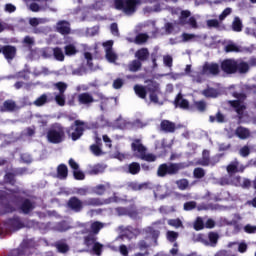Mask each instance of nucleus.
<instances>
[{
  "label": "nucleus",
  "mask_w": 256,
  "mask_h": 256,
  "mask_svg": "<svg viewBox=\"0 0 256 256\" xmlns=\"http://www.w3.org/2000/svg\"><path fill=\"white\" fill-rule=\"evenodd\" d=\"M175 103L177 107H180L181 109H189V101H187L186 99H183L181 94L177 96Z\"/></svg>",
  "instance_id": "412c9836"
},
{
  "label": "nucleus",
  "mask_w": 256,
  "mask_h": 256,
  "mask_svg": "<svg viewBox=\"0 0 256 256\" xmlns=\"http://www.w3.org/2000/svg\"><path fill=\"white\" fill-rule=\"evenodd\" d=\"M179 169H183V165L181 164H162L158 168V175L159 177H165V175H174V173H177Z\"/></svg>",
  "instance_id": "20e7f679"
},
{
  "label": "nucleus",
  "mask_w": 256,
  "mask_h": 256,
  "mask_svg": "<svg viewBox=\"0 0 256 256\" xmlns=\"http://www.w3.org/2000/svg\"><path fill=\"white\" fill-rule=\"evenodd\" d=\"M141 3L140 0H115L114 7L118 10H123L126 15H133L135 6Z\"/></svg>",
  "instance_id": "7ed1b4c3"
},
{
  "label": "nucleus",
  "mask_w": 256,
  "mask_h": 256,
  "mask_svg": "<svg viewBox=\"0 0 256 256\" xmlns=\"http://www.w3.org/2000/svg\"><path fill=\"white\" fill-rule=\"evenodd\" d=\"M207 25L209 27H217L219 25V20H215V19L207 20Z\"/></svg>",
  "instance_id": "338daca9"
},
{
  "label": "nucleus",
  "mask_w": 256,
  "mask_h": 256,
  "mask_svg": "<svg viewBox=\"0 0 256 256\" xmlns=\"http://www.w3.org/2000/svg\"><path fill=\"white\" fill-rule=\"evenodd\" d=\"M87 13H89V11L87 10V8H83V9L79 10V11L77 12L78 18H79L81 21H89V17L85 16V15H87Z\"/></svg>",
  "instance_id": "473e14b6"
},
{
  "label": "nucleus",
  "mask_w": 256,
  "mask_h": 256,
  "mask_svg": "<svg viewBox=\"0 0 256 256\" xmlns=\"http://www.w3.org/2000/svg\"><path fill=\"white\" fill-rule=\"evenodd\" d=\"M192 209H195V202H187L184 204L185 211H191Z\"/></svg>",
  "instance_id": "680f3d73"
},
{
  "label": "nucleus",
  "mask_w": 256,
  "mask_h": 256,
  "mask_svg": "<svg viewBox=\"0 0 256 256\" xmlns=\"http://www.w3.org/2000/svg\"><path fill=\"white\" fill-rule=\"evenodd\" d=\"M24 45L31 47V45L35 44V40L32 37L26 36L23 40Z\"/></svg>",
  "instance_id": "603ef678"
},
{
  "label": "nucleus",
  "mask_w": 256,
  "mask_h": 256,
  "mask_svg": "<svg viewBox=\"0 0 256 256\" xmlns=\"http://www.w3.org/2000/svg\"><path fill=\"white\" fill-rule=\"evenodd\" d=\"M244 231L246 233H256V226L246 225Z\"/></svg>",
  "instance_id": "e2e57ef3"
},
{
  "label": "nucleus",
  "mask_w": 256,
  "mask_h": 256,
  "mask_svg": "<svg viewBox=\"0 0 256 256\" xmlns=\"http://www.w3.org/2000/svg\"><path fill=\"white\" fill-rule=\"evenodd\" d=\"M140 159H142L143 161H148V163H153V161H156L157 156H155L151 153L147 154L146 152H144V154H142Z\"/></svg>",
  "instance_id": "2f4dec72"
},
{
  "label": "nucleus",
  "mask_w": 256,
  "mask_h": 256,
  "mask_svg": "<svg viewBox=\"0 0 256 256\" xmlns=\"http://www.w3.org/2000/svg\"><path fill=\"white\" fill-rule=\"evenodd\" d=\"M176 184H177V187L181 189V191H185V189L189 187V181H187V179L178 180Z\"/></svg>",
  "instance_id": "f704fd0d"
},
{
  "label": "nucleus",
  "mask_w": 256,
  "mask_h": 256,
  "mask_svg": "<svg viewBox=\"0 0 256 256\" xmlns=\"http://www.w3.org/2000/svg\"><path fill=\"white\" fill-rule=\"evenodd\" d=\"M16 109H17V105H15V102L8 100L4 102V105L1 111H15Z\"/></svg>",
  "instance_id": "bb28decb"
},
{
  "label": "nucleus",
  "mask_w": 256,
  "mask_h": 256,
  "mask_svg": "<svg viewBox=\"0 0 256 256\" xmlns=\"http://www.w3.org/2000/svg\"><path fill=\"white\" fill-rule=\"evenodd\" d=\"M103 227H105V225L101 222H94L91 225V230L93 231V233H99L100 229H103Z\"/></svg>",
  "instance_id": "a19ab883"
},
{
  "label": "nucleus",
  "mask_w": 256,
  "mask_h": 256,
  "mask_svg": "<svg viewBox=\"0 0 256 256\" xmlns=\"http://www.w3.org/2000/svg\"><path fill=\"white\" fill-rule=\"evenodd\" d=\"M103 47L105 49L107 61H109V63H115V61H117V54L113 51V40L104 42Z\"/></svg>",
  "instance_id": "1a4fd4ad"
},
{
  "label": "nucleus",
  "mask_w": 256,
  "mask_h": 256,
  "mask_svg": "<svg viewBox=\"0 0 256 256\" xmlns=\"http://www.w3.org/2000/svg\"><path fill=\"white\" fill-rule=\"evenodd\" d=\"M161 129L166 133H173V131H175V124L169 120H163L161 122Z\"/></svg>",
  "instance_id": "a211bd4d"
},
{
  "label": "nucleus",
  "mask_w": 256,
  "mask_h": 256,
  "mask_svg": "<svg viewBox=\"0 0 256 256\" xmlns=\"http://www.w3.org/2000/svg\"><path fill=\"white\" fill-rule=\"evenodd\" d=\"M55 87L59 90V94L65 95V91H67V84L64 82H58L55 84Z\"/></svg>",
  "instance_id": "58836bf2"
},
{
  "label": "nucleus",
  "mask_w": 256,
  "mask_h": 256,
  "mask_svg": "<svg viewBox=\"0 0 256 256\" xmlns=\"http://www.w3.org/2000/svg\"><path fill=\"white\" fill-rule=\"evenodd\" d=\"M2 53L6 59H13L17 53V49H15L13 46H6L2 49Z\"/></svg>",
  "instance_id": "f3484780"
},
{
  "label": "nucleus",
  "mask_w": 256,
  "mask_h": 256,
  "mask_svg": "<svg viewBox=\"0 0 256 256\" xmlns=\"http://www.w3.org/2000/svg\"><path fill=\"white\" fill-rule=\"evenodd\" d=\"M238 251L239 253H245V251H247V245L245 244V242H241L238 244Z\"/></svg>",
  "instance_id": "69168bd1"
},
{
  "label": "nucleus",
  "mask_w": 256,
  "mask_h": 256,
  "mask_svg": "<svg viewBox=\"0 0 256 256\" xmlns=\"http://www.w3.org/2000/svg\"><path fill=\"white\" fill-rule=\"evenodd\" d=\"M64 49H65V54L68 57H71L72 55H76L77 53V48L73 44L66 45Z\"/></svg>",
  "instance_id": "c85d7f7f"
},
{
  "label": "nucleus",
  "mask_w": 256,
  "mask_h": 256,
  "mask_svg": "<svg viewBox=\"0 0 256 256\" xmlns=\"http://www.w3.org/2000/svg\"><path fill=\"white\" fill-rule=\"evenodd\" d=\"M219 64L217 63H205L202 69L199 71V75H212L215 76L220 73Z\"/></svg>",
  "instance_id": "423d86ee"
},
{
  "label": "nucleus",
  "mask_w": 256,
  "mask_h": 256,
  "mask_svg": "<svg viewBox=\"0 0 256 256\" xmlns=\"http://www.w3.org/2000/svg\"><path fill=\"white\" fill-rule=\"evenodd\" d=\"M147 39H148V36L146 34H140L136 37V43H145Z\"/></svg>",
  "instance_id": "13d9d810"
},
{
  "label": "nucleus",
  "mask_w": 256,
  "mask_h": 256,
  "mask_svg": "<svg viewBox=\"0 0 256 256\" xmlns=\"http://www.w3.org/2000/svg\"><path fill=\"white\" fill-rule=\"evenodd\" d=\"M203 95H205V97H217L219 93H217V90L213 88H208L203 91Z\"/></svg>",
  "instance_id": "e433bc0d"
},
{
  "label": "nucleus",
  "mask_w": 256,
  "mask_h": 256,
  "mask_svg": "<svg viewBox=\"0 0 256 256\" xmlns=\"http://www.w3.org/2000/svg\"><path fill=\"white\" fill-rule=\"evenodd\" d=\"M181 25H189L192 29H197V20L195 17H191V12L184 10L180 16Z\"/></svg>",
  "instance_id": "0eeeda50"
},
{
  "label": "nucleus",
  "mask_w": 256,
  "mask_h": 256,
  "mask_svg": "<svg viewBox=\"0 0 256 256\" xmlns=\"http://www.w3.org/2000/svg\"><path fill=\"white\" fill-rule=\"evenodd\" d=\"M53 53H54V57L57 61L65 60V54H63V50H61V48H54Z\"/></svg>",
  "instance_id": "c756f323"
},
{
  "label": "nucleus",
  "mask_w": 256,
  "mask_h": 256,
  "mask_svg": "<svg viewBox=\"0 0 256 256\" xmlns=\"http://www.w3.org/2000/svg\"><path fill=\"white\" fill-rule=\"evenodd\" d=\"M185 73H186V75H190L191 77H194V79H195V77H197V75H199V73H197V72L191 73V65L186 66Z\"/></svg>",
  "instance_id": "052dcab7"
},
{
  "label": "nucleus",
  "mask_w": 256,
  "mask_h": 256,
  "mask_svg": "<svg viewBox=\"0 0 256 256\" xmlns=\"http://www.w3.org/2000/svg\"><path fill=\"white\" fill-rule=\"evenodd\" d=\"M48 141L50 143H61L63 141V130L59 127H54L48 132Z\"/></svg>",
  "instance_id": "6e6552de"
},
{
  "label": "nucleus",
  "mask_w": 256,
  "mask_h": 256,
  "mask_svg": "<svg viewBox=\"0 0 256 256\" xmlns=\"http://www.w3.org/2000/svg\"><path fill=\"white\" fill-rule=\"evenodd\" d=\"M79 103L82 105H88V103H93V96L87 93L80 94L78 96Z\"/></svg>",
  "instance_id": "aec40b11"
},
{
  "label": "nucleus",
  "mask_w": 256,
  "mask_h": 256,
  "mask_svg": "<svg viewBox=\"0 0 256 256\" xmlns=\"http://www.w3.org/2000/svg\"><path fill=\"white\" fill-rule=\"evenodd\" d=\"M221 69L224 73H227V75H232V73L237 72V61L233 59L224 60L221 63Z\"/></svg>",
  "instance_id": "9b49d317"
},
{
  "label": "nucleus",
  "mask_w": 256,
  "mask_h": 256,
  "mask_svg": "<svg viewBox=\"0 0 256 256\" xmlns=\"http://www.w3.org/2000/svg\"><path fill=\"white\" fill-rule=\"evenodd\" d=\"M245 171V166L239 164V162L234 161L227 167V172L230 174L228 178L222 180V185H235V187H250L251 181L247 178H241L239 176H233V173H243Z\"/></svg>",
  "instance_id": "f257e3e1"
},
{
  "label": "nucleus",
  "mask_w": 256,
  "mask_h": 256,
  "mask_svg": "<svg viewBox=\"0 0 256 256\" xmlns=\"http://www.w3.org/2000/svg\"><path fill=\"white\" fill-rule=\"evenodd\" d=\"M164 65H166V67H172L173 65V58L169 55L164 56Z\"/></svg>",
  "instance_id": "6e6d98bb"
},
{
  "label": "nucleus",
  "mask_w": 256,
  "mask_h": 256,
  "mask_svg": "<svg viewBox=\"0 0 256 256\" xmlns=\"http://www.w3.org/2000/svg\"><path fill=\"white\" fill-rule=\"evenodd\" d=\"M69 165H70L71 169H73V174H74L75 179H77L78 181H83V179H85V174L79 170V164H77V162H75V160L70 159Z\"/></svg>",
  "instance_id": "2eb2a0df"
},
{
  "label": "nucleus",
  "mask_w": 256,
  "mask_h": 256,
  "mask_svg": "<svg viewBox=\"0 0 256 256\" xmlns=\"http://www.w3.org/2000/svg\"><path fill=\"white\" fill-rule=\"evenodd\" d=\"M85 244L87 247H91L95 253V255H101V250L103 249V245L95 242V236L90 235L85 238Z\"/></svg>",
  "instance_id": "4468645a"
},
{
  "label": "nucleus",
  "mask_w": 256,
  "mask_h": 256,
  "mask_svg": "<svg viewBox=\"0 0 256 256\" xmlns=\"http://www.w3.org/2000/svg\"><path fill=\"white\" fill-rule=\"evenodd\" d=\"M231 8H226L220 15H219V21H224L228 15H231Z\"/></svg>",
  "instance_id": "de8ad7c7"
},
{
  "label": "nucleus",
  "mask_w": 256,
  "mask_h": 256,
  "mask_svg": "<svg viewBox=\"0 0 256 256\" xmlns=\"http://www.w3.org/2000/svg\"><path fill=\"white\" fill-rule=\"evenodd\" d=\"M177 237H179V234H177L176 232L173 231H168L167 232V239L170 241H175V239H177Z\"/></svg>",
  "instance_id": "864d4df0"
},
{
  "label": "nucleus",
  "mask_w": 256,
  "mask_h": 256,
  "mask_svg": "<svg viewBox=\"0 0 256 256\" xmlns=\"http://www.w3.org/2000/svg\"><path fill=\"white\" fill-rule=\"evenodd\" d=\"M35 206L30 203L28 200L24 201V203L22 204V211L23 213H29V211H32V209L34 208Z\"/></svg>",
  "instance_id": "c9c22d12"
},
{
  "label": "nucleus",
  "mask_w": 256,
  "mask_h": 256,
  "mask_svg": "<svg viewBox=\"0 0 256 256\" xmlns=\"http://www.w3.org/2000/svg\"><path fill=\"white\" fill-rule=\"evenodd\" d=\"M245 33L246 35H251L252 37H256V28L255 29L246 28Z\"/></svg>",
  "instance_id": "774afa93"
},
{
  "label": "nucleus",
  "mask_w": 256,
  "mask_h": 256,
  "mask_svg": "<svg viewBox=\"0 0 256 256\" xmlns=\"http://www.w3.org/2000/svg\"><path fill=\"white\" fill-rule=\"evenodd\" d=\"M135 57H137V59L140 61H145V59L149 57V51L145 48H142L136 52Z\"/></svg>",
  "instance_id": "a878e982"
},
{
  "label": "nucleus",
  "mask_w": 256,
  "mask_h": 256,
  "mask_svg": "<svg viewBox=\"0 0 256 256\" xmlns=\"http://www.w3.org/2000/svg\"><path fill=\"white\" fill-rule=\"evenodd\" d=\"M57 249L60 253H67V251H69V246L65 243H59L57 244Z\"/></svg>",
  "instance_id": "49530a36"
},
{
  "label": "nucleus",
  "mask_w": 256,
  "mask_h": 256,
  "mask_svg": "<svg viewBox=\"0 0 256 256\" xmlns=\"http://www.w3.org/2000/svg\"><path fill=\"white\" fill-rule=\"evenodd\" d=\"M197 164L207 166V165H215V162L209 160V151L204 150L202 160L199 161Z\"/></svg>",
  "instance_id": "4be33fe9"
},
{
  "label": "nucleus",
  "mask_w": 256,
  "mask_h": 256,
  "mask_svg": "<svg viewBox=\"0 0 256 256\" xmlns=\"http://www.w3.org/2000/svg\"><path fill=\"white\" fill-rule=\"evenodd\" d=\"M232 29H233V31H236L237 33L241 32L243 30V22H241V19H239V17L234 18V21L232 23Z\"/></svg>",
  "instance_id": "393cba45"
},
{
  "label": "nucleus",
  "mask_w": 256,
  "mask_h": 256,
  "mask_svg": "<svg viewBox=\"0 0 256 256\" xmlns=\"http://www.w3.org/2000/svg\"><path fill=\"white\" fill-rule=\"evenodd\" d=\"M128 169H129V173H131V175H137V173H139V171H141V165H139V163H137V162H133L129 165Z\"/></svg>",
  "instance_id": "cd10ccee"
},
{
  "label": "nucleus",
  "mask_w": 256,
  "mask_h": 256,
  "mask_svg": "<svg viewBox=\"0 0 256 256\" xmlns=\"http://www.w3.org/2000/svg\"><path fill=\"white\" fill-rule=\"evenodd\" d=\"M56 29L61 35H67L71 31V27L67 21H59L56 25Z\"/></svg>",
  "instance_id": "dca6fc26"
},
{
  "label": "nucleus",
  "mask_w": 256,
  "mask_h": 256,
  "mask_svg": "<svg viewBox=\"0 0 256 256\" xmlns=\"http://www.w3.org/2000/svg\"><path fill=\"white\" fill-rule=\"evenodd\" d=\"M237 69L239 73H247L249 71V64L245 62H241L237 64Z\"/></svg>",
  "instance_id": "4c0bfd02"
},
{
  "label": "nucleus",
  "mask_w": 256,
  "mask_h": 256,
  "mask_svg": "<svg viewBox=\"0 0 256 256\" xmlns=\"http://www.w3.org/2000/svg\"><path fill=\"white\" fill-rule=\"evenodd\" d=\"M168 225H171V227H181L182 223L179 219L169 220Z\"/></svg>",
  "instance_id": "5fc2aeb1"
},
{
  "label": "nucleus",
  "mask_w": 256,
  "mask_h": 256,
  "mask_svg": "<svg viewBox=\"0 0 256 256\" xmlns=\"http://www.w3.org/2000/svg\"><path fill=\"white\" fill-rule=\"evenodd\" d=\"M68 173L69 171L65 165L61 164L58 166L57 175L59 179H67Z\"/></svg>",
  "instance_id": "5701e85b"
},
{
  "label": "nucleus",
  "mask_w": 256,
  "mask_h": 256,
  "mask_svg": "<svg viewBox=\"0 0 256 256\" xmlns=\"http://www.w3.org/2000/svg\"><path fill=\"white\" fill-rule=\"evenodd\" d=\"M226 53H233L239 51V47L237 45L230 43L225 46Z\"/></svg>",
  "instance_id": "79ce46f5"
},
{
  "label": "nucleus",
  "mask_w": 256,
  "mask_h": 256,
  "mask_svg": "<svg viewBox=\"0 0 256 256\" xmlns=\"http://www.w3.org/2000/svg\"><path fill=\"white\" fill-rule=\"evenodd\" d=\"M37 53L39 55H42V57H44L45 59H47V57H49V54H47V53H49V50H39V51H34L33 52L32 59H37L38 58Z\"/></svg>",
  "instance_id": "37998d69"
},
{
  "label": "nucleus",
  "mask_w": 256,
  "mask_h": 256,
  "mask_svg": "<svg viewBox=\"0 0 256 256\" xmlns=\"http://www.w3.org/2000/svg\"><path fill=\"white\" fill-rule=\"evenodd\" d=\"M141 69V61L134 60L129 64V71L136 72Z\"/></svg>",
  "instance_id": "7c9ffc66"
},
{
  "label": "nucleus",
  "mask_w": 256,
  "mask_h": 256,
  "mask_svg": "<svg viewBox=\"0 0 256 256\" xmlns=\"http://www.w3.org/2000/svg\"><path fill=\"white\" fill-rule=\"evenodd\" d=\"M97 127H105L107 125V120L105 118L101 117L96 122Z\"/></svg>",
  "instance_id": "0e129e2a"
},
{
  "label": "nucleus",
  "mask_w": 256,
  "mask_h": 256,
  "mask_svg": "<svg viewBox=\"0 0 256 256\" xmlns=\"http://www.w3.org/2000/svg\"><path fill=\"white\" fill-rule=\"evenodd\" d=\"M210 121L211 123L215 121H217V123H223V121H225V116H223L221 113H218L216 117L210 116Z\"/></svg>",
  "instance_id": "c03bdc74"
},
{
  "label": "nucleus",
  "mask_w": 256,
  "mask_h": 256,
  "mask_svg": "<svg viewBox=\"0 0 256 256\" xmlns=\"http://www.w3.org/2000/svg\"><path fill=\"white\" fill-rule=\"evenodd\" d=\"M131 148H132V151H133L135 157H138V159L143 157L144 153H147V148H145V146H143L140 139L134 140L131 144Z\"/></svg>",
  "instance_id": "f8f14e48"
},
{
  "label": "nucleus",
  "mask_w": 256,
  "mask_h": 256,
  "mask_svg": "<svg viewBox=\"0 0 256 256\" xmlns=\"http://www.w3.org/2000/svg\"><path fill=\"white\" fill-rule=\"evenodd\" d=\"M196 37L197 36H195V34L184 33V34H182V41H184V43H187L189 41H195Z\"/></svg>",
  "instance_id": "a18cd8bd"
},
{
  "label": "nucleus",
  "mask_w": 256,
  "mask_h": 256,
  "mask_svg": "<svg viewBox=\"0 0 256 256\" xmlns=\"http://www.w3.org/2000/svg\"><path fill=\"white\" fill-rule=\"evenodd\" d=\"M204 176H205V171L202 168H196L194 170V177L201 179V177H204Z\"/></svg>",
  "instance_id": "3c124183"
},
{
  "label": "nucleus",
  "mask_w": 256,
  "mask_h": 256,
  "mask_svg": "<svg viewBox=\"0 0 256 256\" xmlns=\"http://www.w3.org/2000/svg\"><path fill=\"white\" fill-rule=\"evenodd\" d=\"M43 21V19H39V18H30L29 23L32 27H37V25H39V23H41Z\"/></svg>",
  "instance_id": "bf43d9fd"
},
{
  "label": "nucleus",
  "mask_w": 256,
  "mask_h": 256,
  "mask_svg": "<svg viewBox=\"0 0 256 256\" xmlns=\"http://www.w3.org/2000/svg\"><path fill=\"white\" fill-rule=\"evenodd\" d=\"M218 239H219V235H217V233H210L209 234V240L212 243V245H215L217 243Z\"/></svg>",
  "instance_id": "4d7b16f0"
},
{
  "label": "nucleus",
  "mask_w": 256,
  "mask_h": 256,
  "mask_svg": "<svg viewBox=\"0 0 256 256\" xmlns=\"http://www.w3.org/2000/svg\"><path fill=\"white\" fill-rule=\"evenodd\" d=\"M236 97L238 100L230 101L229 103L234 107L238 115H242L243 110L245 109V104L243 103V101H245V95L236 94Z\"/></svg>",
  "instance_id": "ddd939ff"
},
{
  "label": "nucleus",
  "mask_w": 256,
  "mask_h": 256,
  "mask_svg": "<svg viewBox=\"0 0 256 256\" xmlns=\"http://www.w3.org/2000/svg\"><path fill=\"white\" fill-rule=\"evenodd\" d=\"M194 229H196V231H201V229H203V219L197 218L194 223Z\"/></svg>",
  "instance_id": "09e8293b"
},
{
  "label": "nucleus",
  "mask_w": 256,
  "mask_h": 256,
  "mask_svg": "<svg viewBox=\"0 0 256 256\" xmlns=\"http://www.w3.org/2000/svg\"><path fill=\"white\" fill-rule=\"evenodd\" d=\"M134 91L140 99H145V97H147V90L142 85H135Z\"/></svg>",
  "instance_id": "b1692460"
},
{
  "label": "nucleus",
  "mask_w": 256,
  "mask_h": 256,
  "mask_svg": "<svg viewBox=\"0 0 256 256\" xmlns=\"http://www.w3.org/2000/svg\"><path fill=\"white\" fill-rule=\"evenodd\" d=\"M87 129V125H85L81 121H76L75 125L71 127V129L68 131L69 135L72 138V141H77L81 135H83V131Z\"/></svg>",
  "instance_id": "39448f33"
},
{
  "label": "nucleus",
  "mask_w": 256,
  "mask_h": 256,
  "mask_svg": "<svg viewBox=\"0 0 256 256\" xmlns=\"http://www.w3.org/2000/svg\"><path fill=\"white\" fill-rule=\"evenodd\" d=\"M55 101L60 107H65V94H55Z\"/></svg>",
  "instance_id": "72a5a7b5"
},
{
  "label": "nucleus",
  "mask_w": 256,
  "mask_h": 256,
  "mask_svg": "<svg viewBox=\"0 0 256 256\" xmlns=\"http://www.w3.org/2000/svg\"><path fill=\"white\" fill-rule=\"evenodd\" d=\"M47 103V95H42L40 96L35 102L34 105H36V107H41L43 105H45Z\"/></svg>",
  "instance_id": "ea45409f"
},
{
  "label": "nucleus",
  "mask_w": 256,
  "mask_h": 256,
  "mask_svg": "<svg viewBox=\"0 0 256 256\" xmlns=\"http://www.w3.org/2000/svg\"><path fill=\"white\" fill-rule=\"evenodd\" d=\"M235 133L237 137H239V139H249V137L251 136V132H249V129L244 127H238Z\"/></svg>",
  "instance_id": "6ab92c4d"
},
{
  "label": "nucleus",
  "mask_w": 256,
  "mask_h": 256,
  "mask_svg": "<svg viewBox=\"0 0 256 256\" xmlns=\"http://www.w3.org/2000/svg\"><path fill=\"white\" fill-rule=\"evenodd\" d=\"M90 149H91V151H92V153H93L94 155H103V151H102L101 148H100L99 146H97V145H92V146L90 147Z\"/></svg>",
  "instance_id": "8fccbe9b"
},
{
  "label": "nucleus",
  "mask_w": 256,
  "mask_h": 256,
  "mask_svg": "<svg viewBox=\"0 0 256 256\" xmlns=\"http://www.w3.org/2000/svg\"><path fill=\"white\" fill-rule=\"evenodd\" d=\"M148 91H150L151 103H155V105H163V102L159 101V84L151 82L148 86Z\"/></svg>",
  "instance_id": "9d476101"
},
{
  "label": "nucleus",
  "mask_w": 256,
  "mask_h": 256,
  "mask_svg": "<svg viewBox=\"0 0 256 256\" xmlns=\"http://www.w3.org/2000/svg\"><path fill=\"white\" fill-rule=\"evenodd\" d=\"M85 205H103V202H101L95 198H89V199L85 200L84 202H82L77 197H72L68 201L69 209H71L72 211H75L76 213H79V211H81V209H83V207H85Z\"/></svg>",
  "instance_id": "f03ea898"
}]
</instances>
